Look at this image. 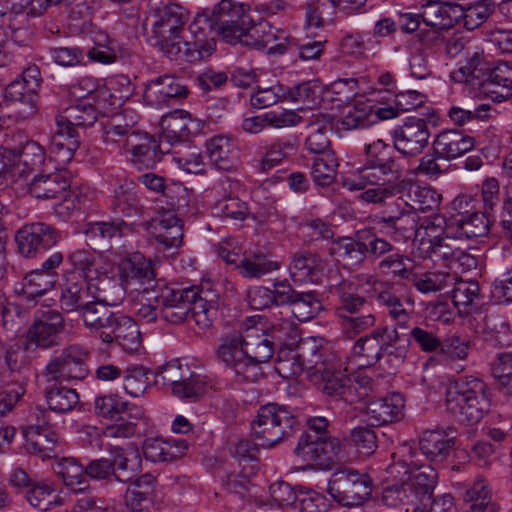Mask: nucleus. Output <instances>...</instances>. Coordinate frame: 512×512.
Instances as JSON below:
<instances>
[{
	"label": "nucleus",
	"mask_w": 512,
	"mask_h": 512,
	"mask_svg": "<svg viewBox=\"0 0 512 512\" xmlns=\"http://www.w3.org/2000/svg\"><path fill=\"white\" fill-rule=\"evenodd\" d=\"M150 10L144 20V30L152 44L168 58L186 33L189 13L174 3L160 4L151 2Z\"/></svg>",
	"instance_id": "1"
},
{
	"label": "nucleus",
	"mask_w": 512,
	"mask_h": 512,
	"mask_svg": "<svg viewBox=\"0 0 512 512\" xmlns=\"http://www.w3.org/2000/svg\"><path fill=\"white\" fill-rule=\"evenodd\" d=\"M490 404L486 384L475 377L460 378L446 390V410L460 423L479 422L489 411Z\"/></svg>",
	"instance_id": "2"
},
{
	"label": "nucleus",
	"mask_w": 512,
	"mask_h": 512,
	"mask_svg": "<svg viewBox=\"0 0 512 512\" xmlns=\"http://www.w3.org/2000/svg\"><path fill=\"white\" fill-rule=\"evenodd\" d=\"M104 141L116 144L119 148L131 154V163L138 170L152 169L161 161L164 154L163 142L157 143L155 138L141 131L134 124H116L105 131Z\"/></svg>",
	"instance_id": "3"
},
{
	"label": "nucleus",
	"mask_w": 512,
	"mask_h": 512,
	"mask_svg": "<svg viewBox=\"0 0 512 512\" xmlns=\"http://www.w3.org/2000/svg\"><path fill=\"white\" fill-rule=\"evenodd\" d=\"M327 426L328 421L323 417L310 419L299 438L295 454L307 465L329 467L340 453L341 442L328 434Z\"/></svg>",
	"instance_id": "4"
},
{
	"label": "nucleus",
	"mask_w": 512,
	"mask_h": 512,
	"mask_svg": "<svg viewBox=\"0 0 512 512\" xmlns=\"http://www.w3.org/2000/svg\"><path fill=\"white\" fill-rule=\"evenodd\" d=\"M333 292L340 301L336 313L346 338L353 339L374 327L376 317L374 313L365 311L369 303L365 297L355 292V284L352 281L342 279L333 287Z\"/></svg>",
	"instance_id": "5"
},
{
	"label": "nucleus",
	"mask_w": 512,
	"mask_h": 512,
	"mask_svg": "<svg viewBox=\"0 0 512 512\" xmlns=\"http://www.w3.org/2000/svg\"><path fill=\"white\" fill-rule=\"evenodd\" d=\"M298 426L295 415L285 406L269 403L259 408L252 430L258 445L271 448L290 437Z\"/></svg>",
	"instance_id": "6"
},
{
	"label": "nucleus",
	"mask_w": 512,
	"mask_h": 512,
	"mask_svg": "<svg viewBox=\"0 0 512 512\" xmlns=\"http://www.w3.org/2000/svg\"><path fill=\"white\" fill-rule=\"evenodd\" d=\"M242 339V331H233L219 340L216 358L229 368L240 381L257 382L264 373L253 364L246 353Z\"/></svg>",
	"instance_id": "7"
},
{
	"label": "nucleus",
	"mask_w": 512,
	"mask_h": 512,
	"mask_svg": "<svg viewBox=\"0 0 512 512\" xmlns=\"http://www.w3.org/2000/svg\"><path fill=\"white\" fill-rule=\"evenodd\" d=\"M372 479L351 468L335 471L328 482V493L342 506L361 505L372 492Z\"/></svg>",
	"instance_id": "8"
},
{
	"label": "nucleus",
	"mask_w": 512,
	"mask_h": 512,
	"mask_svg": "<svg viewBox=\"0 0 512 512\" xmlns=\"http://www.w3.org/2000/svg\"><path fill=\"white\" fill-rule=\"evenodd\" d=\"M288 329H291L294 333L296 332L288 321L278 325L273 324L268 330L253 326L242 331L247 356L261 371H263L262 364L272 358L275 348L283 344L284 335Z\"/></svg>",
	"instance_id": "9"
},
{
	"label": "nucleus",
	"mask_w": 512,
	"mask_h": 512,
	"mask_svg": "<svg viewBox=\"0 0 512 512\" xmlns=\"http://www.w3.org/2000/svg\"><path fill=\"white\" fill-rule=\"evenodd\" d=\"M198 293H200L198 287L173 289L162 283L151 295L146 297V300L160 303L161 317L166 322L177 325L187 319Z\"/></svg>",
	"instance_id": "10"
},
{
	"label": "nucleus",
	"mask_w": 512,
	"mask_h": 512,
	"mask_svg": "<svg viewBox=\"0 0 512 512\" xmlns=\"http://www.w3.org/2000/svg\"><path fill=\"white\" fill-rule=\"evenodd\" d=\"M118 268L121 279L127 285H134V289L138 295H142L143 300L163 283L156 280L152 261L139 252L123 258Z\"/></svg>",
	"instance_id": "11"
},
{
	"label": "nucleus",
	"mask_w": 512,
	"mask_h": 512,
	"mask_svg": "<svg viewBox=\"0 0 512 512\" xmlns=\"http://www.w3.org/2000/svg\"><path fill=\"white\" fill-rule=\"evenodd\" d=\"M213 21L217 33L229 44H237L251 16L243 4L221 0L213 9Z\"/></svg>",
	"instance_id": "12"
},
{
	"label": "nucleus",
	"mask_w": 512,
	"mask_h": 512,
	"mask_svg": "<svg viewBox=\"0 0 512 512\" xmlns=\"http://www.w3.org/2000/svg\"><path fill=\"white\" fill-rule=\"evenodd\" d=\"M179 42L169 59L194 63L209 58L216 50L215 38L207 35L199 20L188 26V32Z\"/></svg>",
	"instance_id": "13"
},
{
	"label": "nucleus",
	"mask_w": 512,
	"mask_h": 512,
	"mask_svg": "<svg viewBox=\"0 0 512 512\" xmlns=\"http://www.w3.org/2000/svg\"><path fill=\"white\" fill-rule=\"evenodd\" d=\"M87 358L88 353L84 349L71 345L48 363L46 377L49 381L82 380L89 373Z\"/></svg>",
	"instance_id": "14"
},
{
	"label": "nucleus",
	"mask_w": 512,
	"mask_h": 512,
	"mask_svg": "<svg viewBox=\"0 0 512 512\" xmlns=\"http://www.w3.org/2000/svg\"><path fill=\"white\" fill-rule=\"evenodd\" d=\"M394 148L406 157H416L427 147L430 129L427 119L409 117L392 133Z\"/></svg>",
	"instance_id": "15"
},
{
	"label": "nucleus",
	"mask_w": 512,
	"mask_h": 512,
	"mask_svg": "<svg viewBox=\"0 0 512 512\" xmlns=\"http://www.w3.org/2000/svg\"><path fill=\"white\" fill-rule=\"evenodd\" d=\"M60 239V233L56 228L42 222L24 225L15 236L20 254L27 258L36 257L55 246Z\"/></svg>",
	"instance_id": "16"
},
{
	"label": "nucleus",
	"mask_w": 512,
	"mask_h": 512,
	"mask_svg": "<svg viewBox=\"0 0 512 512\" xmlns=\"http://www.w3.org/2000/svg\"><path fill=\"white\" fill-rule=\"evenodd\" d=\"M64 330L62 315L56 310L41 312V316L29 327L26 335V349L50 348L58 344L59 334Z\"/></svg>",
	"instance_id": "17"
},
{
	"label": "nucleus",
	"mask_w": 512,
	"mask_h": 512,
	"mask_svg": "<svg viewBox=\"0 0 512 512\" xmlns=\"http://www.w3.org/2000/svg\"><path fill=\"white\" fill-rule=\"evenodd\" d=\"M373 286L377 302L387 309L388 315L399 328H408L412 314V303L409 300L403 302L394 291L392 283L375 279Z\"/></svg>",
	"instance_id": "18"
},
{
	"label": "nucleus",
	"mask_w": 512,
	"mask_h": 512,
	"mask_svg": "<svg viewBox=\"0 0 512 512\" xmlns=\"http://www.w3.org/2000/svg\"><path fill=\"white\" fill-rule=\"evenodd\" d=\"M188 93V87L181 79L173 75H163L149 82L144 98L149 105L161 107L170 100L185 98Z\"/></svg>",
	"instance_id": "19"
},
{
	"label": "nucleus",
	"mask_w": 512,
	"mask_h": 512,
	"mask_svg": "<svg viewBox=\"0 0 512 512\" xmlns=\"http://www.w3.org/2000/svg\"><path fill=\"white\" fill-rule=\"evenodd\" d=\"M23 435L26 450L30 454H34L42 460L56 455L59 437L50 425L30 423L23 429Z\"/></svg>",
	"instance_id": "20"
},
{
	"label": "nucleus",
	"mask_w": 512,
	"mask_h": 512,
	"mask_svg": "<svg viewBox=\"0 0 512 512\" xmlns=\"http://www.w3.org/2000/svg\"><path fill=\"white\" fill-rule=\"evenodd\" d=\"M405 399L400 393L370 401L366 414L372 425L380 426L397 422L404 417Z\"/></svg>",
	"instance_id": "21"
},
{
	"label": "nucleus",
	"mask_w": 512,
	"mask_h": 512,
	"mask_svg": "<svg viewBox=\"0 0 512 512\" xmlns=\"http://www.w3.org/2000/svg\"><path fill=\"white\" fill-rule=\"evenodd\" d=\"M438 482V473L430 465L410 469L404 483L414 503L430 502Z\"/></svg>",
	"instance_id": "22"
},
{
	"label": "nucleus",
	"mask_w": 512,
	"mask_h": 512,
	"mask_svg": "<svg viewBox=\"0 0 512 512\" xmlns=\"http://www.w3.org/2000/svg\"><path fill=\"white\" fill-rule=\"evenodd\" d=\"M452 428H435L425 430L419 438V447L430 461L441 462L452 451L455 437Z\"/></svg>",
	"instance_id": "23"
},
{
	"label": "nucleus",
	"mask_w": 512,
	"mask_h": 512,
	"mask_svg": "<svg viewBox=\"0 0 512 512\" xmlns=\"http://www.w3.org/2000/svg\"><path fill=\"white\" fill-rule=\"evenodd\" d=\"M104 343L116 342L125 351L135 352L141 346V334L137 323L130 317L118 314L109 331L101 335Z\"/></svg>",
	"instance_id": "24"
},
{
	"label": "nucleus",
	"mask_w": 512,
	"mask_h": 512,
	"mask_svg": "<svg viewBox=\"0 0 512 512\" xmlns=\"http://www.w3.org/2000/svg\"><path fill=\"white\" fill-rule=\"evenodd\" d=\"M326 268V261L317 253L301 250L291 256L290 276L294 282H316Z\"/></svg>",
	"instance_id": "25"
},
{
	"label": "nucleus",
	"mask_w": 512,
	"mask_h": 512,
	"mask_svg": "<svg viewBox=\"0 0 512 512\" xmlns=\"http://www.w3.org/2000/svg\"><path fill=\"white\" fill-rule=\"evenodd\" d=\"M472 137L451 129L440 132L432 143V150L446 161L456 159L474 147Z\"/></svg>",
	"instance_id": "26"
},
{
	"label": "nucleus",
	"mask_w": 512,
	"mask_h": 512,
	"mask_svg": "<svg viewBox=\"0 0 512 512\" xmlns=\"http://www.w3.org/2000/svg\"><path fill=\"white\" fill-rule=\"evenodd\" d=\"M360 237V230L354 237H339L331 243L328 254L347 268L361 265L367 256L365 244Z\"/></svg>",
	"instance_id": "27"
},
{
	"label": "nucleus",
	"mask_w": 512,
	"mask_h": 512,
	"mask_svg": "<svg viewBox=\"0 0 512 512\" xmlns=\"http://www.w3.org/2000/svg\"><path fill=\"white\" fill-rule=\"evenodd\" d=\"M79 136L74 127L59 116L56 119V129L51 136V152L63 163L70 162L79 148Z\"/></svg>",
	"instance_id": "28"
},
{
	"label": "nucleus",
	"mask_w": 512,
	"mask_h": 512,
	"mask_svg": "<svg viewBox=\"0 0 512 512\" xmlns=\"http://www.w3.org/2000/svg\"><path fill=\"white\" fill-rule=\"evenodd\" d=\"M365 151L393 187L403 174L404 166L401 158L389 155V147L382 140L366 145Z\"/></svg>",
	"instance_id": "29"
},
{
	"label": "nucleus",
	"mask_w": 512,
	"mask_h": 512,
	"mask_svg": "<svg viewBox=\"0 0 512 512\" xmlns=\"http://www.w3.org/2000/svg\"><path fill=\"white\" fill-rule=\"evenodd\" d=\"M5 151H9L15 164L21 163L29 169H33L44 160L43 148L34 141L26 140L22 134L7 136Z\"/></svg>",
	"instance_id": "30"
},
{
	"label": "nucleus",
	"mask_w": 512,
	"mask_h": 512,
	"mask_svg": "<svg viewBox=\"0 0 512 512\" xmlns=\"http://www.w3.org/2000/svg\"><path fill=\"white\" fill-rule=\"evenodd\" d=\"M210 161L219 170L230 171L239 163V153L236 142L227 136H215L207 142Z\"/></svg>",
	"instance_id": "31"
},
{
	"label": "nucleus",
	"mask_w": 512,
	"mask_h": 512,
	"mask_svg": "<svg viewBox=\"0 0 512 512\" xmlns=\"http://www.w3.org/2000/svg\"><path fill=\"white\" fill-rule=\"evenodd\" d=\"M111 207L116 215L128 219H137L144 215V206L133 183H125L115 189Z\"/></svg>",
	"instance_id": "32"
},
{
	"label": "nucleus",
	"mask_w": 512,
	"mask_h": 512,
	"mask_svg": "<svg viewBox=\"0 0 512 512\" xmlns=\"http://www.w3.org/2000/svg\"><path fill=\"white\" fill-rule=\"evenodd\" d=\"M333 130V121L330 116L321 114L311 121L307 127L305 145L314 154L333 152L330 148V135Z\"/></svg>",
	"instance_id": "33"
},
{
	"label": "nucleus",
	"mask_w": 512,
	"mask_h": 512,
	"mask_svg": "<svg viewBox=\"0 0 512 512\" xmlns=\"http://www.w3.org/2000/svg\"><path fill=\"white\" fill-rule=\"evenodd\" d=\"M384 334L385 326H381L356 340L352 355L360 361V365L372 366L381 360Z\"/></svg>",
	"instance_id": "34"
},
{
	"label": "nucleus",
	"mask_w": 512,
	"mask_h": 512,
	"mask_svg": "<svg viewBox=\"0 0 512 512\" xmlns=\"http://www.w3.org/2000/svg\"><path fill=\"white\" fill-rule=\"evenodd\" d=\"M80 312L85 326L91 331L98 332L100 338L109 331L119 314L111 311L109 306L101 301L86 302Z\"/></svg>",
	"instance_id": "35"
},
{
	"label": "nucleus",
	"mask_w": 512,
	"mask_h": 512,
	"mask_svg": "<svg viewBox=\"0 0 512 512\" xmlns=\"http://www.w3.org/2000/svg\"><path fill=\"white\" fill-rule=\"evenodd\" d=\"M482 88L497 97L509 98L512 95V62L499 61L489 66Z\"/></svg>",
	"instance_id": "36"
},
{
	"label": "nucleus",
	"mask_w": 512,
	"mask_h": 512,
	"mask_svg": "<svg viewBox=\"0 0 512 512\" xmlns=\"http://www.w3.org/2000/svg\"><path fill=\"white\" fill-rule=\"evenodd\" d=\"M187 449L185 440L148 438L143 447L145 457L152 462H165L177 459Z\"/></svg>",
	"instance_id": "37"
},
{
	"label": "nucleus",
	"mask_w": 512,
	"mask_h": 512,
	"mask_svg": "<svg viewBox=\"0 0 512 512\" xmlns=\"http://www.w3.org/2000/svg\"><path fill=\"white\" fill-rule=\"evenodd\" d=\"M460 248L457 239L449 235L434 236L429 239L422 238L419 244L420 255L422 257L443 260L448 265H450L455 258Z\"/></svg>",
	"instance_id": "38"
},
{
	"label": "nucleus",
	"mask_w": 512,
	"mask_h": 512,
	"mask_svg": "<svg viewBox=\"0 0 512 512\" xmlns=\"http://www.w3.org/2000/svg\"><path fill=\"white\" fill-rule=\"evenodd\" d=\"M70 184L61 173L41 174L33 178L29 191L38 199H53L61 196Z\"/></svg>",
	"instance_id": "39"
},
{
	"label": "nucleus",
	"mask_w": 512,
	"mask_h": 512,
	"mask_svg": "<svg viewBox=\"0 0 512 512\" xmlns=\"http://www.w3.org/2000/svg\"><path fill=\"white\" fill-rule=\"evenodd\" d=\"M156 240L165 249L179 248L183 242V223L172 212H165L155 225Z\"/></svg>",
	"instance_id": "40"
},
{
	"label": "nucleus",
	"mask_w": 512,
	"mask_h": 512,
	"mask_svg": "<svg viewBox=\"0 0 512 512\" xmlns=\"http://www.w3.org/2000/svg\"><path fill=\"white\" fill-rule=\"evenodd\" d=\"M418 218L412 209H408L402 210L396 216L381 217L378 223L391 229L396 241H407L414 236L417 237L419 233Z\"/></svg>",
	"instance_id": "41"
},
{
	"label": "nucleus",
	"mask_w": 512,
	"mask_h": 512,
	"mask_svg": "<svg viewBox=\"0 0 512 512\" xmlns=\"http://www.w3.org/2000/svg\"><path fill=\"white\" fill-rule=\"evenodd\" d=\"M463 500L470 503L466 512H499V505L492 501L490 490L485 479H476L471 487L463 492Z\"/></svg>",
	"instance_id": "42"
},
{
	"label": "nucleus",
	"mask_w": 512,
	"mask_h": 512,
	"mask_svg": "<svg viewBox=\"0 0 512 512\" xmlns=\"http://www.w3.org/2000/svg\"><path fill=\"white\" fill-rule=\"evenodd\" d=\"M90 282L73 273L68 274L60 296L61 308L66 312L81 311Z\"/></svg>",
	"instance_id": "43"
},
{
	"label": "nucleus",
	"mask_w": 512,
	"mask_h": 512,
	"mask_svg": "<svg viewBox=\"0 0 512 512\" xmlns=\"http://www.w3.org/2000/svg\"><path fill=\"white\" fill-rule=\"evenodd\" d=\"M344 184L349 190H363L367 185L392 187L384 173L377 169L369 156L365 163L345 180Z\"/></svg>",
	"instance_id": "44"
},
{
	"label": "nucleus",
	"mask_w": 512,
	"mask_h": 512,
	"mask_svg": "<svg viewBox=\"0 0 512 512\" xmlns=\"http://www.w3.org/2000/svg\"><path fill=\"white\" fill-rule=\"evenodd\" d=\"M458 7L459 5L445 4L444 0H428L422 5L421 19L429 27L449 29L456 20L450 11Z\"/></svg>",
	"instance_id": "45"
},
{
	"label": "nucleus",
	"mask_w": 512,
	"mask_h": 512,
	"mask_svg": "<svg viewBox=\"0 0 512 512\" xmlns=\"http://www.w3.org/2000/svg\"><path fill=\"white\" fill-rule=\"evenodd\" d=\"M489 64L484 61L481 52H474L467 56V63L452 72V78L457 82L468 83L482 87Z\"/></svg>",
	"instance_id": "46"
},
{
	"label": "nucleus",
	"mask_w": 512,
	"mask_h": 512,
	"mask_svg": "<svg viewBox=\"0 0 512 512\" xmlns=\"http://www.w3.org/2000/svg\"><path fill=\"white\" fill-rule=\"evenodd\" d=\"M190 117L187 111L176 109L163 115L160 126L163 132L161 141L164 143L178 142L189 133Z\"/></svg>",
	"instance_id": "47"
},
{
	"label": "nucleus",
	"mask_w": 512,
	"mask_h": 512,
	"mask_svg": "<svg viewBox=\"0 0 512 512\" xmlns=\"http://www.w3.org/2000/svg\"><path fill=\"white\" fill-rule=\"evenodd\" d=\"M322 303L313 291L299 292L285 312L293 315L300 322H307L316 317L322 310Z\"/></svg>",
	"instance_id": "48"
},
{
	"label": "nucleus",
	"mask_w": 512,
	"mask_h": 512,
	"mask_svg": "<svg viewBox=\"0 0 512 512\" xmlns=\"http://www.w3.org/2000/svg\"><path fill=\"white\" fill-rule=\"evenodd\" d=\"M131 410L128 408L124 413L119 414L115 423L104 428L103 435L110 439H125L140 433L138 420L141 412L135 408L136 413L132 414Z\"/></svg>",
	"instance_id": "49"
},
{
	"label": "nucleus",
	"mask_w": 512,
	"mask_h": 512,
	"mask_svg": "<svg viewBox=\"0 0 512 512\" xmlns=\"http://www.w3.org/2000/svg\"><path fill=\"white\" fill-rule=\"evenodd\" d=\"M415 268L416 266L411 258L398 252L385 256L378 263V269L383 274L407 281L413 278Z\"/></svg>",
	"instance_id": "50"
},
{
	"label": "nucleus",
	"mask_w": 512,
	"mask_h": 512,
	"mask_svg": "<svg viewBox=\"0 0 512 512\" xmlns=\"http://www.w3.org/2000/svg\"><path fill=\"white\" fill-rule=\"evenodd\" d=\"M67 261L73 269L79 273L81 279L93 281L97 279L98 271L97 261L94 253L86 248H78L67 254Z\"/></svg>",
	"instance_id": "51"
},
{
	"label": "nucleus",
	"mask_w": 512,
	"mask_h": 512,
	"mask_svg": "<svg viewBox=\"0 0 512 512\" xmlns=\"http://www.w3.org/2000/svg\"><path fill=\"white\" fill-rule=\"evenodd\" d=\"M317 155L312 163L311 175L317 185L327 187L335 180L338 160L335 152Z\"/></svg>",
	"instance_id": "52"
},
{
	"label": "nucleus",
	"mask_w": 512,
	"mask_h": 512,
	"mask_svg": "<svg viewBox=\"0 0 512 512\" xmlns=\"http://www.w3.org/2000/svg\"><path fill=\"white\" fill-rule=\"evenodd\" d=\"M59 475L64 484L75 493L83 492L89 488L86 479L85 467L74 458H64L60 463Z\"/></svg>",
	"instance_id": "53"
},
{
	"label": "nucleus",
	"mask_w": 512,
	"mask_h": 512,
	"mask_svg": "<svg viewBox=\"0 0 512 512\" xmlns=\"http://www.w3.org/2000/svg\"><path fill=\"white\" fill-rule=\"evenodd\" d=\"M456 225L459 237L471 239L486 235L489 231L490 220L486 213L478 211L471 215L460 217L456 220Z\"/></svg>",
	"instance_id": "54"
},
{
	"label": "nucleus",
	"mask_w": 512,
	"mask_h": 512,
	"mask_svg": "<svg viewBox=\"0 0 512 512\" xmlns=\"http://www.w3.org/2000/svg\"><path fill=\"white\" fill-rule=\"evenodd\" d=\"M59 117L76 129L93 125L98 118V111L92 104L80 101L67 107Z\"/></svg>",
	"instance_id": "55"
},
{
	"label": "nucleus",
	"mask_w": 512,
	"mask_h": 512,
	"mask_svg": "<svg viewBox=\"0 0 512 512\" xmlns=\"http://www.w3.org/2000/svg\"><path fill=\"white\" fill-rule=\"evenodd\" d=\"M55 284L52 274H45L42 270L35 269L29 272L22 282V294L27 300H33L49 291Z\"/></svg>",
	"instance_id": "56"
},
{
	"label": "nucleus",
	"mask_w": 512,
	"mask_h": 512,
	"mask_svg": "<svg viewBox=\"0 0 512 512\" xmlns=\"http://www.w3.org/2000/svg\"><path fill=\"white\" fill-rule=\"evenodd\" d=\"M29 504L41 511L49 510L53 505L60 504L59 496L48 482H36L26 492Z\"/></svg>",
	"instance_id": "57"
},
{
	"label": "nucleus",
	"mask_w": 512,
	"mask_h": 512,
	"mask_svg": "<svg viewBox=\"0 0 512 512\" xmlns=\"http://www.w3.org/2000/svg\"><path fill=\"white\" fill-rule=\"evenodd\" d=\"M295 142L290 139H277L266 148L265 155L261 160L260 169L267 172L282 160L296 153Z\"/></svg>",
	"instance_id": "58"
},
{
	"label": "nucleus",
	"mask_w": 512,
	"mask_h": 512,
	"mask_svg": "<svg viewBox=\"0 0 512 512\" xmlns=\"http://www.w3.org/2000/svg\"><path fill=\"white\" fill-rule=\"evenodd\" d=\"M459 8L462 10L464 27L467 30H474L487 21L495 6L490 0H480L466 7L459 5Z\"/></svg>",
	"instance_id": "59"
},
{
	"label": "nucleus",
	"mask_w": 512,
	"mask_h": 512,
	"mask_svg": "<svg viewBox=\"0 0 512 512\" xmlns=\"http://www.w3.org/2000/svg\"><path fill=\"white\" fill-rule=\"evenodd\" d=\"M49 409L57 413L71 411L79 402L76 390L66 387H52L46 392Z\"/></svg>",
	"instance_id": "60"
},
{
	"label": "nucleus",
	"mask_w": 512,
	"mask_h": 512,
	"mask_svg": "<svg viewBox=\"0 0 512 512\" xmlns=\"http://www.w3.org/2000/svg\"><path fill=\"white\" fill-rule=\"evenodd\" d=\"M96 289L98 291L96 301H101L108 306H117L121 304L125 298L126 288L124 285L107 276L98 280Z\"/></svg>",
	"instance_id": "61"
},
{
	"label": "nucleus",
	"mask_w": 512,
	"mask_h": 512,
	"mask_svg": "<svg viewBox=\"0 0 512 512\" xmlns=\"http://www.w3.org/2000/svg\"><path fill=\"white\" fill-rule=\"evenodd\" d=\"M456 280V275L450 273H428L419 276L413 271V278L408 281L413 282L414 286L422 293L440 291L450 286Z\"/></svg>",
	"instance_id": "62"
},
{
	"label": "nucleus",
	"mask_w": 512,
	"mask_h": 512,
	"mask_svg": "<svg viewBox=\"0 0 512 512\" xmlns=\"http://www.w3.org/2000/svg\"><path fill=\"white\" fill-rule=\"evenodd\" d=\"M381 345V359L386 358L388 362H394L398 365L406 358L408 352L407 345L400 344L397 328L390 331L389 328L385 326V334L383 335Z\"/></svg>",
	"instance_id": "63"
},
{
	"label": "nucleus",
	"mask_w": 512,
	"mask_h": 512,
	"mask_svg": "<svg viewBox=\"0 0 512 512\" xmlns=\"http://www.w3.org/2000/svg\"><path fill=\"white\" fill-rule=\"evenodd\" d=\"M321 87L313 82L301 83L286 92V99L299 103L303 108H312L321 101Z\"/></svg>",
	"instance_id": "64"
}]
</instances>
